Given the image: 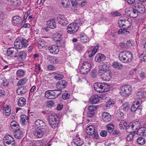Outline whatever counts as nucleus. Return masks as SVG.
I'll use <instances>...</instances> for the list:
<instances>
[{"label":"nucleus","mask_w":146,"mask_h":146,"mask_svg":"<svg viewBox=\"0 0 146 146\" xmlns=\"http://www.w3.org/2000/svg\"><path fill=\"white\" fill-rule=\"evenodd\" d=\"M119 58L121 61L126 63L130 62L133 58L132 54L129 51H122L119 53Z\"/></svg>","instance_id":"1"},{"label":"nucleus","mask_w":146,"mask_h":146,"mask_svg":"<svg viewBox=\"0 0 146 146\" xmlns=\"http://www.w3.org/2000/svg\"><path fill=\"white\" fill-rule=\"evenodd\" d=\"M119 93L123 97H126L131 94L132 89L130 86L124 85L119 88Z\"/></svg>","instance_id":"2"},{"label":"nucleus","mask_w":146,"mask_h":146,"mask_svg":"<svg viewBox=\"0 0 146 146\" xmlns=\"http://www.w3.org/2000/svg\"><path fill=\"white\" fill-rule=\"evenodd\" d=\"M80 71L81 73L85 74L89 71L91 67V64L88 62H83L82 65L80 66Z\"/></svg>","instance_id":"3"},{"label":"nucleus","mask_w":146,"mask_h":146,"mask_svg":"<svg viewBox=\"0 0 146 146\" xmlns=\"http://www.w3.org/2000/svg\"><path fill=\"white\" fill-rule=\"evenodd\" d=\"M57 116L56 114L51 115L49 117V123L52 128L57 127L58 124L57 121Z\"/></svg>","instance_id":"4"},{"label":"nucleus","mask_w":146,"mask_h":146,"mask_svg":"<svg viewBox=\"0 0 146 146\" xmlns=\"http://www.w3.org/2000/svg\"><path fill=\"white\" fill-rule=\"evenodd\" d=\"M79 25L75 22L71 23L68 26L67 32L70 34H73L76 32L79 29Z\"/></svg>","instance_id":"5"},{"label":"nucleus","mask_w":146,"mask_h":146,"mask_svg":"<svg viewBox=\"0 0 146 146\" xmlns=\"http://www.w3.org/2000/svg\"><path fill=\"white\" fill-rule=\"evenodd\" d=\"M3 141L4 144L9 146H15V143L13 138L10 135L7 134L4 137Z\"/></svg>","instance_id":"6"},{"label":"nucleus","mask_w":146,"mask_h":146,"mask_svg":"<svg viewBox=\"0 0 146 146\" xmlns=\"http://www.w3.org/2000/svg\"><path fill=\"white\" fill-rule=\"evenodd\" d=\"M71 3L73 6L78 5L80 7H83L87 4V0H70Z\"/></svg>","instance_id":"7"},{"label":"nucleus","mask_w":146,"mask_h":146,"mask_svg":"<svg viewBox=\"0 0 146 146\" xmlns=\"http://www.w3.org/2000/svg\"><path fill=\"white\" fill-rule=\"evenodd\" d=\"M110 66V63L106 62H103L102 63V65L99 67L98 73H102V72H106L109 70Z\"/></svg>","instance_id":"8"},{"label":"nucleus","mask_w":146,"mask_h":146,"mask_svg":"<svg viewBox=\"0 0 146 146\" xmlns=\"http://www.w3.org/2000/svg\"><path fill=\"white\" fill-rule=\"evenodd\" d=\"M42 129L43 128H36L34 131V135L38 138L42 137L44 133L43 130Z\"/></svg>","instance_id":"9"},{"label":"nucleus","mask_w":146,"mask_h":146,"mask_svg":"<svg viewBox=\"0 0 146 146\" xmlns=\"http://www.w3.org/2000/svg\"><path fill=\"white\" fill-rule=\"evenodd\" d=\"M101 78L103 80L105 81H108L110 80L111 78V73L108 72H105L102 74L100 73Z\"/></svg>","instance_id":"10"},{"label":"nucleus","mask_w":146,"mask_h":146,"mask_svg":"<svg viewBox=\"0 0 146 146\" xmlns=\"http://www.w3.org/2000/svg\"><path fill=\"white\" fill-rule=\"evenodd\" d=\"M96 109L95 106H90L88 108V111L87 113V116L89 117H92L94 115V111Z\"/></svg>","instance_id":"11"},{"label":"nucleus","mask_w":146,"mask_h":146,"mask_svg":"<svg viewBox=\"0 0 146 146\" xmlns=\"http://www.w3.org/2000/svg\"><path fill=\"white\" fill-rule=\"evenodd\" d=\"M48 49L51 53L53 54H57L59 50V48L56 45L50 46L48 47Z\"/></svg>","instance_id":"12"},{"label":"nucleus","mask_w":146,"mask_h":146,"mask_svg":"<svg viewBox=\"0 0 146 146\" xmlns=\"http://www.w3.org/2000/svg\"><path fill=\"white\" fill-rule=\"evenodd\" d=\"M142 109L141 106H137V105H135V104H134L131 106V110L132 112H136L137 113H140Z\"/></svg>","instance_id":"13"},{"label":"nucleus","mask_w":146,"mask_h":146,"mask_svg":"<svg viewBox=\"0 0 146 146\" xmlns=\"http://www.w3.org/2000/svg\"><path fill=\"white\" fill-rule=\"evenodd\" d=\"M28 92L27 88L24 86L19 87L17 90L16 92L19 95H23Z\"/></svg>","instance_id":"14"},{"label":"nucleus","mask_w":146,"mask_h":146,"mask_svg":"<svg viewBox=\"0 0 146 146\" xmlns=\"http://www.w3.org/2000/svg\"><path fill=\"white\" fill-rule=\"evenodd\" d=\"M105 59V56L103 54L100 53L97 54L95 58V61L98 63L104 61Z\"/></svg>","instance_id":"15"},{"label":"nucleus","mask_w":146,"mask_h":146,"mask_svg":"<svg viewBox=\"0 0 146 146\" xmlns=\"http://www.w3.org/2000/svg\"><path fill=\"white\" fill-rule=\"evenodd\" d=\"M22 22V19L20 17L16 16L12 18V23L15 25H19Z\"/></svg>","instance_id":"16"},{"label":"nucleus","mask_w":146,"mask_h":146,"mask_svg":"<svg viewBox=\"0 0 146 146\" xmlns=\"http://www.w3.org/2000/svg\"><path fill=\"white\" fill-rule=\"evenodd\" d=\"M35 127L39 128L46 127V124L42 120L40 119H38L35 121L34 123Z\"/></svg>","instance_id":"17"},{"label":"nucleus","mask_w":146,"mask_h":146,"mask_svg":"<svg viewBox=\"0 0 146 146\" xmlns=\"http://www.w3.org/2000/svg\"><path fill=\"white\" fill-rule=\"evenodd\" d=\"M67 86V82L65 80L59 81L56 84V87L60 89L64 88Z\"/></svg>","instance_id":"18"},{"label":"nucleus","mask_w":146,"mask_h":146,"mask_svg":"<svg viewBox=\"0 0 146 146\" xmlns=\"http://www.w3.org/2000/svg\"><path fill=\"white\" fill-rule=\"evenodd\" d=\"M17 50L14 47H10L8 48L6 52L7 55L12 56L13 54H15L17 52Z\"/></svg>","instance_id":"19"},{"label":"nucleus","mask_w":146,"mask_h":146,"mask_svg":"<svg viewBox=\"0 0 146 146\" xmlns=\"http://www.w3.org/2000/svg\"><path fill=\"white\" fill-rule=\"evenodd\" d=\"M15 133H14V136L17 139H20L22 138L23 137V133L22 131L18 128V129H15L14 130Z\"/></svg>","instance_id":"20"},{"label":"nucleus","mask_w":146,"mask_h":146,"mask_svg":"<svg viewBox=\"0 0 146 146\" xmlns=\"http://www.w3.org/2000/svg\"><path fill=\"white\" fill-rule=\"evenodd\" d=\"M46 97L49 99H55V96L53 90H49L46 91L45 93Z\"/></svg>","instance_id":"21"},{"label":"nucleus","mask_w":146,"mask_h":146,"mask_svg":"<svg viewBox=\"0 0 146 146\" xmlns=\"http://www.w3.org/2000/svg\"><path fill=\"white\" fill-rule=\"evenodd\" d=\"M102 118L105 121H109L111 119L110 115L107 112H104L102 114Z\"/></svg>","instance_id":"22"},{"label":"nucleus","mask_w":146,"mask_h":146,"mask_svg":"<svg viewBox=\"0 0 146 146\" xmlns=\"http://www.w3.org/2000/svg\"><path fill=\"white\" fill-rule=\"evenodd\" d=\"M47 25L49 28L52 29L55 28L56 27V23L53 19L48 20L47 22Z\"/></svg>","instance_id":"23"},{"label":"nucleus","mask_w":146,"mask_h":146,"mask_svg":"<svg viewBox=\"0 0 146 146\" xmlns=\"http://www.w3.org/2000/svg\"><path fill=\"white\" fill-rule=\"evenodd\" d=\"M94 90L99 93L102 92V83H95L94 85Z\"/></svg>","instance_id":"24"},{"label":"nucleus","mask_w":146,"mask_h":146,"mask_svg":"<svg viewBox=\"0 0 146 146\" xmlns=\"http://www.w3.org/2000/svg\"><path fill=\"white\" fill-rule=\"evenodd\" d=\"M74 49L78 51H81L84 49V46L80 43H77L74 45Z\"/></svg>","instance_id":"25"},{"label":"nucleus","mask_w":146,"mask_h":146,"mask_svg":"<svg viewBox=\"0 0 146 146\" xmlns=\"http://www.w3.org/2000/svg\"><path fill=\"white\" fill-rule=\"evenodd\" d=\"M80 38L81 41L83 43H87L89 41V39L88 37L84 33L80 34Z\"/></svg>","instance_id":"26"},{"label":"nucleus","mask_w":146,"mask_h":146,"mask_svg":"<svg viewBox=\"0 0 146 146\" xmlns=\"http://www.w3.org/2000/svg\"><path fill=\"white\" fill-rule=\"evenodd\" d=\"M99 100L100 98L98 95L95 94L90 99V101L92 104H96L99 102Z\"/></svg>","instance_id":"27"},{"label":"nucleus","mask_w":146,"mask_h":146,"mask_svg":"<svg viewBox=\"0 0 146 146\" xmlns=\"http://www.w3.org/2000/svg\"><path fill=\"white\" fill-rule=\"evenodd\" d=\"M14 45L16 49H21L23 47L21 40L16 39L15 41Z\"/></svg>","instance_id":"28"},{"label":"nucleus","mask_w":146,"mask_h":146,"mask_svg":"<svg viewBox=\"0 0 146 146\" xmlns=\"http://www.w3.org/2000/svg\"><path fill=\"white\" fill-rule=\"evenodd\" d=\"M28 117L25 115H22L21 116V122L23 125H26L28 122Z\"/></svg>","instance_id":"29"},{"label":"nucleus","mask_w":146,"mask_h":146,"mask_svg":"<svg viewBox=\"0 0 146 146\" xmlns=\"http://www.w3.org/2000/svg\"><path fill=\"white\" fill-rule=\"evenodd\" d=\"M112 67L117 70H119L122 68V65L120 63L117 62H113L112 64Z\"/></svg>","instance_id":"30"},{"label":"nucleus","mask_w":146,"mask_h":146,"mask_svg":"<svg viewBox=\"0 0 146 146\" xmlns=\"http://www.w3.org/2000/svg\"><path fill=\"white\" fill-rule=\"evenodd\" d=\"M27 55V53L25 51H21L19 54L18 58L19 59L23 60L26 59Z\"/></svg>","instance_id":"31"},{"label":"nucleus","mask_w":146,"mask_h":146,"mask_svg":"<svg viewBox=\"0 0 146 146\" xmlns=\"http://www.w3.org/2000/svg\"><path fill=\"white\" fill-rule=\"evenodd\" d=\"M137 13H143L145 11V9L144 5L141 4H139L137 5V8L136 9Z\"/></svg>","instance_id":"32"},{"label":"nucleus","mask_w":146,"mask_h":146,"mask_svg":"<svg viewBox=\"0 0 146 146\" xmlns=\"http://www.w3.org/2000/svg\"><path fill=\"white\" fill-rule=\"evenodd\" d=\"M47 59L48 60L51 62V63L53 64H56L59 61L58 58L56 57L49 56Z\"/></svg>","instance_id":"33"},{"label":"nucleus","mask_w":146,"mask_h":146,"mask_svg":"<svg viewBox=\"0 0 146 146\" xmlns=\"http://www.w3.org/2000/svg\"><path fill=\"white\" fill-rule=\"evenodd\" d=\"M74 143L77 146H81L83 143V141L80 139H74L73 140Z\"/></svg>","instance_id":"34"},{"label":"nucleus","mask_w":146,"mask_h":146,"mask_svg":"<svg viewBox=\"0 0 146 146\" xmlns=\"http://www.w3.org/2000/svg\"><path fill=\"white\" fill-rule=\"evenodd\" d=\"M26 99L23 97L20 98L18 101V105L19 106L22 107L26 104Z\"/></svg>","instance_id":"35"},{"label":"nucleus","mask_w":146,"mask_h":146,"mask_svg":"<svg viewBox=\"0 0 146 146\" xmlns=\"http://www.w3.org/2000/svg\"><path fill=\"white\" fill-rule=\"evenodd\" d=\"M110 88V86L108 84L104 82L102 83V92H107L109 90Z\"/></svg>","instance_id":"36"},{"label":"nucleus","mask_w":146,"mask_h":146,"mask_svg":"<svg viewBox=\"0 0 146 146\" xmlns=\"http://www.w3.org/2000/svg\"><path fill=\"white\" fill-rule=\"evenodd\" d=\"M140 125L139 122L137 121H135L133 122H130L128 125L129 127L133 128L135 127V128H137L139 127Z\"/></svg>","instance_id":"37"},{"label":"nucleus","mask_w":146,"mask_h":146,"mask_svg":"<svg viewBox=\"0 0 146 146\" xmlns=\"http://www.w3.org/2000/svg\"><path fill=\"white\" fill-rule=\"evenodd\" d=\"M25 71L23 69H20L17 70L16 73L17 77H23L25 74Z\"/></svg>","instance_id":"38"},{"label":"nucleus","mask_w":146,"mask_h":146,"mask_svg":"<svg viewBox=\"0 0 146 146\" xmlns=\"http://www.w3.org/2000/svg\"><path fill=\"white\" fill-rule=\"evenodd\" d=\"M61 4L63 7L66 8L70 5V2L69 0H62Z\"/></svg>","instance_id":"39"},{"label":"nucleus","mask_w":146,"mask_h":146,"mask_svg":"<svg viewBox=\"0 0 146 146\" xmlns=\"http://www.w3.org/2000/svg\"><path fill=\"white\" fill-rule=\"evenodd\" d=\"M138 16V13L137 10L132 8V11L131 12L130 14L129 15L130 17H131L135 18L136 17Z\"/></svg>","instance_id":"40"},{"label":"nucleus","mask_w":146,"mask_h":146,"mask_svg":"<svg viewBox=\"0 0 146 146\" xmlns=\"http://www.w3.org/2000/svg\"><path fill=\"white\" fill-rule=\"evenodd\" d=\"M137 96L138 98L141 99L143 98H146V92H137Z\"/></svg>","instance_id":"41"},{"label":"nucleus","mask_w":146,"mask_h":146,"mask_svg":"<svg viewBox=\"0 0 146 146\" xmlns=\"http://www.w3.org/2000/svg\"><path fill=\"white\" fill-rule=\"evenodd\" d=\"M5 113L6 115L9 116L10 115L11 112V109L7 105H5L4 109Z\"/></svg>","instance_id":"42"},{"label":"nucleus","mask_w":146,"mask_h":146,"mask_svg":"<svg viewBox=\"0 0 146 146\" xmlns=\"http://www.w3.org/2000/svg\"><path fill=\"white\" fill-rule=\"evenodd\" d=\"M132 22L131 19L126 18V19L125 21V26H126V28H129L132 24Z\"/></svg>","instance_id":"43"},{"label":"nucleus","mask_w":146,"mask_h":146,"mask_svg":"<svg viewBox=\"0 0 146 146\" xmlns=\"http://www.w3.org/2000/svg\"><path fill=\"white\" fill-rule=\"evenodd\" d=\"M27 81V79L26 78H24L19 80L17 84V86H20L25 84Z\"/></svg>","instance_id":"44"},{"label":"nucleus","mask_w":146,"mask_h":146,"mask_svg":"<svg viewBox=\"0 0 146 146\" xmlns=\"http://www.w3.org/2000/svg\"><path fill=\"white\" fill-rule=\"evenodd\" d=\"M114 104V102L113 100H110L106 102V106L108 108L112 107Z\"/></svg>","instance_id":"45"},{"label":"nucleus","mask_w":146,"mask_h":146,"mask_svg":"<svg viewBox=\"0 0 146 146\" xmlns=\"http://www.w3.org/2000/svg\"><path fill=\"white\" fill-rule=\"evenodd\" d=\"M86 131L87 134L92 135L95 132V128H86Z\"/></svg>","instance_id":"46"},{"label":"nucleus","mask_w":146,"mask_h":146,"mask_svg":"<svg viewBox=\"0 0 146 146\" xmlns=\"http://www.w3.org/2000/svg\"><path fill=\"white\" fill-rule=\"evenodd\" d=\"M138 144L141 145H144L145 143V141L142 137H139L137 140Z\"/></svg>","instance_id":"47"},{"label":"nucleus","mask_w":146,"mask_h":146,"mask_svg":"<svg viewBox=\"0 0 146 146\" xmlns=\"http://www.w3.org/2000/svg\"><path fill=\"white\" fill-rule=\"evenodd\" d=\"M54 77L56 80H61L63 77V75L60 73H55L54 74Z\"/></svg>","instance_id":"48"},{"label":"nucleus","mask_w":146,"mask_h":146,"mask_svg":"<svg viewBox=\"0 0 146 146\" xmlns=\"http://www.w3.org/2000/svg\"><path fill=\"white\" fill-rule=\"evenodd\" d=\"M119 34H127L129 33L126 29H120L118 31Z\"/></svg>","instance_id":"49"},{"label":"nucleus","mask_w":146,"mask_h":146,"mask_svg":"<svg viewBox=\"0 0 146 146\" xmlns=\"http://www.w3.org/2000/svg\"><path fill=\"white\" fill-rule=\"evenodd\" d=\"M62 38V35L59 34H57L54 38V40L55 42H60L61 41Z\"/></svg>","instance_id":"50"},{"label":"nucleus","mask_w":146,"mask_h":146,"mask_svg":"<svg viewBox=\"0 0 146 146\" xmlns=\"http://www.w3.org/2000/svg\"><path fill=\"white\" fill-rule=\"evenodd\" d=\"M36 44V46L40 48H41L45 45V43L44 40H41Z\"/></svg>","instance_id":"51"},{"label":"nucleus","mask_w":146,"mask_h":146,"mask_svg":"<svg viewBox=\"0 0 146 146\" xmlns=\"http://www.w3.org/2000/svg\"><path fill=\"white\" fill-rule=\"evenodd\" d=\"M135 133V131H133L131 133L127 135V140L128 141H131L133 138V136Z\"/></svg>","instance_id":"52"},{"label":"nucleus","mask_w":146,"mask_h":146,"mask_svg":"<svg viewBox=\"0 0 146 146\" xmlns=\"http://www.w3.org/2000/svg\"><path fill=\"white\" fill-rule=\"evenodd\" d=\"M55 95V98H56L61 94L62 90L60 88H58L57 90H53Z\"/></svg>","instance_id":"53"},{"label":"nucleus","mask_w":146,"mask_h":146,"mask_svg":"<svg viewBox=\"0 0 146 146\" xmlns=\"http://www.w3.org/2000/svg\"><path fill=\"white\" fill-rule=\"evenodd\" d=\"M58 23L62 25H66L68 24V22L67 21V18H65L64 19L59 21Z\"/></svg>","instance_id":"54"},{"label":"nucleus","mask_w":146,"mask_h":146,"mask_svg":"<svg viewBox=\"0 0 146 146\" xmlns=\"http://www.w3.org/2000/svg\"><path fill=\"white\" fill-rule=\"evenodd\" d=\"M146 132L144 128H139L137 132V134L140 135H143Z\"/></svg>","instance_id":"55"},{"label":"nucleus","mask_w":146,"mask_h":146,"mask_svg":"<svg viewBox=\"0 0 146 146\" xmlns=\"http://www.w3.org/2000/svg\"><path fill=\"white\" fill-rule=\"evenodd\" d=\"M21 41L22 43L23 47L25 48L28 45V41L25 39L22 38L21 40Z\"/></svg>","instance_id":"56"},{"label":"nucleus","mask_w":146,"mask_h":146,"mask_svg":"<svg viewBox=\"0 0 146 146\" xmlns=\"http://www.w3.org/2000/svg\"><path fill=\"white\" fill-rule=\"evenodd\" d=\"M92 48V49L91 50V51L89 52V53H90V52H94L95 54H96L99 48V45L98 44H96L92 48Z\"/></svg>","instance_id":"57"},{"label":"nucleus","mask_w":146,"mask_h":146,"mask_svg":"<svg viewBox=\"0 0 146 146\" xmlns=\"http://www.w3.org/2000/svg\"><path fill=\"white\" fill-rule=\"evenodd\" d=\"M121 46H123L125 47L126 46L128 47H130L132 46V43L131 42L130 40H129L127 41L126 44L123 43H121Z\"/></svg>","instance_id":"58"},{"label":"nucleus","mask_w":146,"mask_h":146,"mask_svg":"<svg viewBox=\"0 0 146 146\" xmlns=\"http://www.w3.org/2000/svg\"><path fill=\"white\" fill-rule=\"evenodd\" d=\"M127 123L126 122L124 121H123L122 120L119 124L120 127L121 128L126 127L127 126Z\"/></svg>","instance_id":"59"},{"label":"nucleus","mask_w":146,"mask_h":146,"mask_svg":"<svg viewBox=\"0 0 146 146\" xmlns=\"http://www.w3.org/2000/svg\"><path fill=\"white\" fill-rule=\"evenodd\" d=\"M132 8H127L125 10V13L127 15L129 16L131 12L132 11Z\"/></svg>","instance_id":"60"},{"label":"nucleus","mask_w":146,"mask_h":146,"mask_svg":"<svg viewBox=\"0 0 146 146\" xmlns=\"http://www.w3.org/2000/svg\"><path fill=\"white\" fill-rule=\"evenodd\" d=\"M16 6H19L21 3V0H13L12 2Z\"/></svg>","instance_id":"61"},{"label":"nucleus","mask_w":146,"mask_h":146,"mask_svg":"<svg viewBox=\"0 0 146 146\" xmlns=\"http://www.w3.org/2000/svg\"><path fill=\"white\" fill-rule=\"evenodd\" d=\"M65 17L63 15H61L60 14H58L57 15V19L58 22L59 21H60L61 20H62L64 19Z\"/></svg>","instance_id":"62"},{"label":"nucleus","mask_w":146,"mask_h":146,"mask_svg":"<svg viewBox=\"0 0 146 146\" xmlns=\"http://www.w3.org/2000/svg\"><path fill=\"white\" fill-rule=\"evenodd\" d=\"M70 94L68 93H65L62 94V98L64 100H66L70 98Z\"/></svg>","instance_id":"63"},{"label":"nucleus","mask_w":146,"mask_h":146,"mask_svg":"<svg viewBox=\"0 0 146 146\" xmlns=\"http://www.w3.org/2000/svg\"><path fill=\"white\" fill-rule=\"evenodd\" d=\"M123 109L125 111H126L128 110L129 109L130 105L126 103L123 104Z\"/></svg>","instance_id":"64"}]
</instances>
